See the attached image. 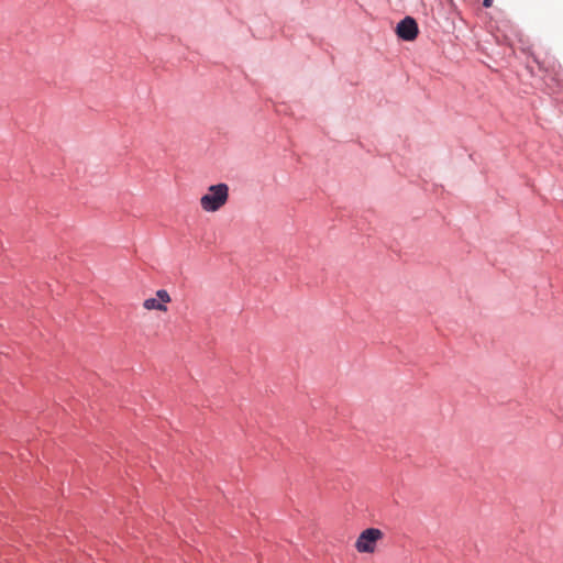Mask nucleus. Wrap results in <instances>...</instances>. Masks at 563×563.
<instances>
[{
    "label": "nucleus",
    "mask_w": 563,
    "mask_h": 563,
    "mask_svg": "<svg viewBox=\"0 0 563 563\" xmlns=\"http://www.w3.org/2000/svg\"><path fill=\"white\" fill-rule=\"evenodd\" d=\"M384 539V532L377 528L363 530L355 541V549L358 553L372 554L377 549V543Z\"/></svg>",
    "instance_id": "2"
},
{
    "label": "nucleus",
    "mask_w": 563,
    "mask_h": 563,
    "mask_svg": "<svg viewBox=\"0 0 563 563\" xmlns=\"http://www.w3.org/2000/svg\"><path fill=\"white\" fill-rule=\"evenodd\" d=\"M397 35L404 41H413L418 35V24L411 16L402 19L397 27Z\"/></svg>",
    "instance_id": "4"
},
{
    "label": "nucleus",
    "mask_w": 563,
    "mask_h": 563,
    "mask_svg": "<svg viewBox=\"0 0 563 563\" xmlns=\"http://www.w3.org/2000/svg\"><path fill=\"white\" fill-rule=\"evenodd\" d=\"M483 5H484L485 8H490V7L493 5V0H484V1H483Z\"/></svg>",
    "instance_id": "5"
},
{
    "label": "nucleus",
    "mask_w": 563,
    "mask_h": 563,
    "mask_svg": "<svg viewBox=\"0 0 563 563\" xmlns=\"http://www.w3.org/2000/svg\"><path fill=\"white\" fill-rule=\"evenodd\" d=\"M229 200V186L224 183L211 185L200 197L199 203L206 212L219 211Z\"/></svg>",
    "instance_id": "1"
},
{
    "label": "nucleus",
    "mask_w": 563,
    "mask_h": 563,
    "mask_svg": "<svg viewBox=\"0 0 563 563\" xmlns=\"http://www.w3.org/2000/svg\"><path fill=\"white\" fill-rule=\"evenodd\" d=\"M172 301V297L165 289H159L155 292V297L147 298L143 301V308L145 310H157L161 312H167V303Z\"/></svg>",
    "instance_id": "3"
}]
</instances>
